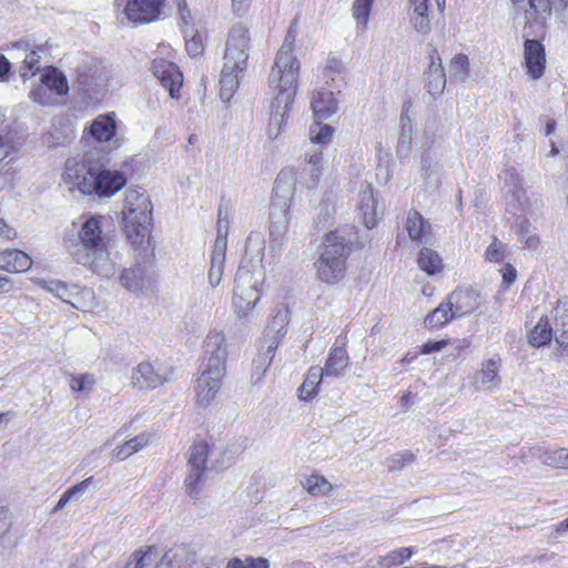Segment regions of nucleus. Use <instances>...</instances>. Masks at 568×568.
Instances as JSON below:
<instances>
[{
	"instance_id": "4c0bfd02",
	"label": "nucleus",
	"mask_w": 568,
	"mask_h": 568,
	"mask_svg": "<svg viewBox=\"0 0 568 568\" xmlns=\"http://www.w3.org/2000/svg\"><path fill=\"white\" fill-rule=\"evenodd\" d=\"M372 3L373 0H355L353 3V17L363 29L367 26Z\"/></svg>"
},
{
	"instance_id": "f704fd0d",
	"label": "nucleus",
	"mask_w": 568,
	"mask_h": 568,
	"mask_svg": "<svg viewBox=\"0 0 568 568\" xmlns=\"http://www.w3.org/2000/svg\"><path fill=\"white\" fill-rule=\"evenodd\" d=\"M544 464L558 469H568V449L558 448L545 452Z\"/></svg>"
},
{
	"instance_id": "6ab92c4d",
	"label": "nucleus",
	"mask_w": 568,
	"mask_h": 568,
	"mask_svg": "<svg viewBox=\"0 0 568 568\" xmlns=\"http://www.w3.org/2000/svg\"><path fill=\"white\" fill-rule=\"evenodd\" d=\"M438 11L444 13L446 8V0H435ZM409 7L413 10V24L414 28L420 33H428L430 23L428 18V0H409Z\"/></svg>"
},
{
	"instance_id": "f03ea898",
	"label": "nucleus",
	"mask_w": 568,
	"mask_h": 568,
	"mask_svg": "<svg viewBox=\"0 0 568 568\" xmlns=\"http://www.w3.org/2000/svg\"><path fill=\"white\" fill-rule=\"evenodd\" d=\"M62 179L71 190L99 197H111L126 184L123 172L105 169L100 162L84 158L68 159Z\"/></svg>"
},
{
	"instance_id": "6e6d98bb",
	"label": "nucleus",
	"mask_w": 568,
	"mask_h": 568,
	"mask_svg": "<svg viewBox=\"0 0 568 568\" xmlns=\"http://www.w3.org/2000/svg\"><path fill=\"white\" fill-rule=\"evenodd\" d=\"M175 6L183 23L189 24L192 20V13L186 0H175Z\"/></svg>"
},
{
	"instance_id": "680f3d73",
	"label": "nucleus",
	"mask_w": 568,
	"mask_h": 568,
	"mask_svg": "<svg viewBox=\"0 0 568 568\" xmlns=\"http://www.w3.org/2000/svg\"><path fill=\"white\" fill-rule=\"evenodd\" d=\"M131 455L132 454L130 453V450L125 444L118 446L114 450V456L119 460H123V459L130 457Z\"/></svg>"
},
{
	"instance_id": "3c124183",
	"label": "nucleus",
	"mask_w": 568,
	"mask_h": 568,
	"mask_svg": "<svg viewBox=\"0 0 568 568\" xmlns=\"http://www.w3.org/2000/svg\"><path fill=\"white\" fill-rule=\"evenodd\" d=\"M30 98L41 105H49L52 102L51 95L42 83L30 92Z\"/></svg>"
},
{
	"instance_id": "f3484780",
	"label": "nucleus",
	"mask_w": 568,
	"mask_h": 568,
	"mask_svg": "<svg viewBox=\"0 0 568 568\" xmlns=\"http://www.w3.org/2000/svg\"><path fill=\"white\" fill-rule=\"evenodd\" d=\"M169 375L155 369L150 362H141L132 371L131 383L133 387L142 390L154 389L162 386Z\"/></svg>"
},
{
	"instance_id": "5701e85b",
	"label": "nucleus",
	"mask_w": 568,
	"mask_h": 568,
	"mask_svg": "<svg viewBox=\"0 0 568 568\" xmlns=\"http://www.w3.org/2000/svg\"><path fill=\"white\" fill-rule=\"evenodd\" d=\"M406 230L409 239L418 244L432 233L430 224L414 209L407 214Z\"/></svg>"
},
{
	"instance_id": "1a4fd4ad",
	"label": "nucleus",
	"mask_w": 568,
	"mask_h": 568,
	"mask_svg": "<svg viewBox=\"0 0 568 568\" xmlns=\"http://www.w3.org/2000/svg\"><path fill=\"white\" fill-rule=\"evenodd\" d=\"M210 448L209 443L204 439H195L190 447L187 457L189 474L184 479V486L191 497H196L204 480Z\"/></svg>"
},
{
	"instance_id": "4468645a",
	"label": "nucleus",
	"mask_w": 568,
	"mask_h": 568,
	"mask_svg": "<svg viewBox=\"0 0 568 568\" xmlns=\"http://www.w3.org/2000/svg\"><path fill=\"white\" fill-rule=\"evenodd\" d=\"M546 50L539 40L527 39L524 42V65L532 80L540 79L546 70Z\"/></svg>"
},
{
	"instance_id": "c756f323",
	"label": "nucleus",
	"mask_w": 568,
	"mask_h": 568,
	"mask_svg": "<svg viewBox=\"0 0 568 568\" xmlns=\"http://www.w3.org/2000/svg\"><path fill=\"white\" fill-rule=\"evenodd\" d=\"M414 554L413 547H400L394 549L386 554L385 556L379 557L378 565L382 568H394L403 565L407 560L412 558Z\"/></svg>"
},
{
	"instance_id": "603ef678",
	"label": "nucleus",
	"mask_w": 568,
	"mask_h": 568,
	"mask_svg": "<svg viewBox=\"0 0 568 568\" xmlns=\"http://www.w3.org/2000/svg\"><path fill=\"white\" fill-rule=\"evenodd\" d=\"M415 460V455L412 452H405L396 457L392 458V465L389 468L393 469H400L409 464H412Z\"/></svg>"
},
{
	"instance_id": "c85d7f7f",
	"label": "nucleus",
	"mask_w": 568,
	"mask_h": 568,
	"mask_svg": "<svg viewBox=\"0 0 568 568\" xmlns=\"http://www.w3.org/2000/svg\"><path fill=\"white\" fill-rule=\"evenodd\" d=\"M302 486L313 497L329 496L334 490V486L320 474L306 476Z\"/></svg>"
},
{
	"instance_id": "4be33fe9",
	"label": "nucleus",
	"mask_w": 568,
	"mask_h": 568,
	"mask_svg": "<svg viewBox=\"0 0 568 568\" xmlns=\"http://www.w3.org/2000/svg\"><path fill=\"white\" fill-rule=\"evenodd\" d=\"M323 369L320 366H311L304 377L303 383L298 387V398L308 402L318 394L320 386L323 381Z\"/></svg>"
},
{
	"instance_id": "0e129e2a",
	"label": "nucleus",
	"mask_w": 568,
	"mask_h": 568,
	"mask_svg": "<svg viewBox=\"0 0 568 568\" xmlns=\"http://www.w3.org/2000/svg\"><path fill=\"white\" fill-rule=\"evenodd\" d=\"M555 128H556V121H554V120L548 121L546 124V128H545L546 135L551 134L555 131Z\"/></svg>"
},
{
	"instance_id": "6e6552de",
	"label": "nucleus",
	"mask_w": 568,
	"mask_h": 568,
	"mask_svg": "<svg viewBox=\"0 0 568 568\" xmlns=\"http://www.w3.org/2000/svg\"><path fill=\"white\" fill-rule=\"evenodd\" d=\"M263 281L258 282L246 268L240 267L235 275L232 303L239 315H246L261 298Z\"/></svg>"
},
{
	"instance_id": "2f4dec72",
	"label": "nucleus",
	"mask_w": 568,
	"mask_h": 568,
	"mask_svg": "<svg viewBox=\"0 0 568 568\" xmlns=\"http://www.w3.org/2000/svg\"><path fill=\"white\" fill-rule=\"evenodd\" d=\"M144 271L140 266L123 270L120 275V283L129 291H139L143 287Z\"/></svg>"
},
{
	"instance_id": "f257e3e1",
	"label": "nucleus",
	"mask_w": 568,
	"mask_h": 568,
	"mask_svg": "<svg viewBox=\"0 0 568 568\" xmlns=\"http://www.w3.org/2000/svg\"><path fill=\"white\" fill-rule=\"evenodd\" d=\"M301 62L294 53V36L288 32L277 50L267 82L274 93L267 125L270 139H276L286 125L300 83Z\"/></svg>"
},
{
	"instance_id": "a211bd4d",
	"label": "nucleus",
	"mask_w": 568,
	"mask_h": 568,
	"mask_svg": "<svg viewBox=\"0 0 568 568\" xmlns=\"http://www.w3.org/2000/svg\"><path fill=\"white\" fill-rule=\"evenodd\" d=\"M32 266V258L18 248L0 251V270L8 273H24Z\"/></svg>"
},
{
	"instance_id": "dca6fc26",
	"label": "nucleus",
	"mask_w": 568,
	"mask_h": 568,
	"mask_svg": "<svg viewBox=\"0 0 568 568\" xmlns=\"http://www.w3.org/2000/svg\"><path fill=\"white\" fill-rule=\"evenodd\" d=\"M446 300L456 317L469 315L480 306V294L470 287H458Z\"/></svg>"
},
{
	"instance_id": "052dcab7",
	"label": "nucleus",
	"mask_w": 568,
	"mask_h": 568,
	"mask_svg": "<svg viewBox=\"0 0 568 568\" xmlns=\"http://www.w3.org/2000/svg\"><path fill=\"white\" fill-rule=\"evenodd\" d=\"M13 291V282L7 276L0 275V294H8Z\"/></svg>"
},
{
	"instance_id": "20e7f679",
	"label": "nucleus",
	"mask_w": 568,
	"mask_h": 568,
	"mask_svg": "<svg viewBox=\"0 0 568 568\" xmlns=\"http://www.w3.org/2000/svg\"><path fill=\"white\" fill-rule=\"evenodd\" d=\"M354 227H338L325 234L315 263L317 277L327 284L341 282L346 274L347 258L355 248Z\"/></svg>"
},
{
	"instance_id": "4d7b16f0",
	"label": "nucleus",
	"mask_w": 568,
	"mask_h": 568,
	"mask_svg": "<svg viewBox=\"0 0 568 568\" xmlns=\"http://www.w3.org/2000/svg\"><path fill=\"white\" fill-rule=\"evenodd\" d=\"M130 443L135 447L138 448L139 450L142 449L143 447H145L150 440H151V435L150 434H146V433H142L131 439H129Z\"/></svg>"
},
{
	"instance_id": "5fc2aeb1",
	"label": "nucleus",
	"mask_w": 568,
	"mask_h": 568,
	"mask_svg": "<svg viewBox=\"0 0 568 568\" xmlns=\"http://www.w3.org/2000/svg\"><path fill=\"white\" fill-rule=\"evenodd\" d=\"M17 236L18 233L16 229L0 217V239L4 241H13L17 239Z\"/></svg>"
},
{
	"instance_id": "a19ab883",
	"label": "nucleus",
	"mask_w": 568,
	"mask_h": 568,
	"mask_svg": "<svg viewBox=\"0 0 568 568\" xmlns=\"http://www.w3.org/2000/svg\"><path fill=\"white\" fill-rule=\"evenodd\" d=\"M92 480H93V477H89V478L78 483L77 485L72 486L68 490H65L62 494V496L60 497L57 505L54 506L53 510L58 511V510L62 509L72 497H74L79 493H82Z\"/></svg>"
},
{
	"instance_id": "9d476101",
	"label": "nucleus",
	"mask_w": 568,
	"mask_h": 568,
	"mask_svg": "<svg viewBox=\"0 0 568 568\" xmlns=\"http://www.w3.org/2000/svg\"><path fill=\"white\" fill-rule=\"evenodd\" d=\"M250 32L244 26L234 27L226 40L224 52V67L246 71L248 65Z\"/></svg>"
},
{
	"instance_id": "473e14b6",
	"label": "nucleus",
	"mask_w": 568,
	"mask_h": 568,
	"mask_svg": "<svg viewBox=\"0 0 568 568\" xmlns=\"http://www.w3.org/2000/svg\"><path fill=\"white\" fill-rule=\"evenodd\" d=\"M334 133V128L324 124L321 121L315 122L310 128V139L315 144H327Z\"/></svg>"
},
{
	"instance_id": "49530a36",
	"label": "nucleus",
	"mask_w": 568,
	"mask_h": 568,
	"mask_svg": "<svg viewBox=\"0 0 568 568\" xmlns=\"http://www.w3.org/2000/svg\"><path fill=\"white\" fill-rule=\"evenodd\" d=\"M344 63L341 59L336 57H329L324 67V74L327 78L334 80L336 74H342L344 72Z\"/></svg>"
},
{
	"instance_id": "cd10ccee",
	"label": "nucleus",
	"mask_w": 568,
	"mask_h": 568,
	"mask_svg": "<svg viewBox=\"0 0 568 568\" xmlns=\"http://www.w3.org/2000/svg\"><path fill=\"white\" fill-rule=\"evenodd\" d=\"M418 267L428 275H435L444 270V263L440 255L428 247H423L419 251L417 258Z\"/></svg>"
},
{
	"instance_id": "8fccbe9b",
	"label": "nucleus",
	"mask_w": 568,
	"mask_h": 568,
	"mask_svg": "<svg viewBox=\"0 0 568 568\" xmlns=\"http://www.w3.org/2000/svg\"><path fill=\"white\" fill-rule=\"evenodd\" d=\"M223 275V262L222 260L216 261L212 257L211 268L209 271V280L212 286L220 284Z\"/></svg>"
},
{
	"instance_id": "72a5a7b5",
	"label": "nucleus",
	"mask_w": 568,
	"mask_h": 568,
	"mask_svg": "<svg viewBox=\"0 0 568 568\" xmlns=\"http://www.w3.org/2000/svg\"><path fill=\"white\" fill-rule=\"evenodd\" d=\"M225 568H270V561L264 557H234L227 561Z\"/></svg>"
},
{
	"instance_id": "de8ad7c7",
	"label": "nucleus",
	"mask_w": 568,
	"mask_h": 568,
	"mask_svg": "<svg viewBox=\"0 0 568 568\" xmlns=\"http://www.w3.org/2000/svg\"><path fill=\"white\" fill-rule=\"evenodd\" d=\"M499 273L503 278L501 286L504 290H508L517 280V270L510 263H505Z\"/></svg>"
},
{
	"instance_id": "423d86ee",
	"label": "nucleus",
	"mask_w": 568,
	"mask_h": 568,
	"mask_svg": "<svg viewBox=\"0 0 568 568\" xmlns=\"http://www.w3.org/2000/svg\"><path fill=\"white\" fill-rule=\"evenodd\" d=\"M80 247L72 252L78 264L87 266L92 272H99L102 263L109 260L110 240L103 235L102 216L89 217L78 233Z\"/></svg>"
},
{
	"instance_id": "c9c22d12",
	"label": "nucleus",
	"mask_w": 568,
	"mask_h": 568,
	"mask_svg": "<svg viewBox=\"0 0 568 568\" xmlns=\"http://www.w3.org/2000/svg\"><path fill=\"white\" fill-rule=\"evenodd\" d=\"M500 366V358H489L481 365L480 375L483 384H490L498 382V372Z\"/></svg>"
},
{
	"instance_id": "a18cd8bd",
	"label": "nucleus",
	"mask_w": 568,
	"mask_h": 568,
	"mask_svg": "<svg viewBox=\"0 0 568 568\" xmlns=\"http://www.w3.org/2000/svg\"><path fill=\"white\" fill-rule=\"evenodd\" d=\"M450 68L455 74L467 75L469 70V60L465 53H457L450 61Z\"/></svg>"
},
{
	"instance_id": "0eeeda50",
	"label": "nucleus",
	"mask_w": 568,
	"mask_h": 568,
	"mask_svg": "<svg viewBox=\"0 0 568 568\" xmlns=\"http://www.w3.org/2000/svg\"><path fill=\"white\" fill-rule=\"evenodd\" d=\"M168 0H113L118 19L139 27L159 21L164 14Z\"/></svg>"
},
{
	"instance_id": "c03bdc74",
	"label": "nucleus",
	"mask_w": 568,
	"mask_h": 568,
	"mask_svg": "<svg viewBox=\"0 0 568 568\" xmlns=\"http://www.w3.org/2000/svg\"><path fill=\"white\" fill-rule=\"evenodd\" d=\"M321 161H322L321 152L311 156L308 160V163H311L313 165L312 171H311V183L308 184V186L312 189H315L318 185L320 180L322 178L323 170H322V166L320 165Z\"/></svg>"
},
{
	"instance_id": "9b49d317",
	"label": "nucleus",
	"mask_w": 568,
	"mask_h": 568,
	"mask_svg": "<svg viewBox=\"0 0 568 568\" xmlns=\"http://www.w3.org/2000/svg\"><path fill=\"white\" fill-rule=\"evenodd\" d=\"M511 3L523 14L525 28L544 29L551 17L554 0H511Z\"/></svg>"
},
{
	"instance_id": "ea45409f",
	"label": "nucleus",
	"mask_w": 568,
	"mask_h": 568,
	"mask_svg": "<svg viewBox=\"0 0 568 568\" xmlns=\"http://www.w3.org/2000/svg\"><path fill=\"white\" fill-rule=\"evenodd\" d=\"M505 254L506 245L494 235L491 243L485 251V260L490 263H499L504 260Z\"/></svg>"
},
{
	"instance_id": "7ed1b4c3",
	"label": "nucleus",
	"mask_w": 568,
	"mask_h": 568,
	"mask_svg": "<svg viewBox=\"0 0 568 568\" xmlns=\"http://www.w3.org/2000/svg\"><path fill=\"white\" fill-rule=\"evenodd\" d=\"M204 356L196 379V403L207 406L219 393L226 374L227 343L223 333L210 332L204 339Z\"/></svg>"
},
{
	"instance_id": "09e8293b",
	"label": "nucleus",
	"mask_w": 568,
	"mask_h": 568,
	"mask_svg": "<svg viewBox=\"0 0 568 568\" xmlns=\"http://www.w3.org/2000/svg\"><path fill=\"white\" fill-rule=\"evenodd\" d=\"M449 344L448 339H438V341H427L424 343L418 351V354L420 355H427L435 352H440Z\"/></svg>"
},
{
	"instance_id": "37998d69",
	"label": "nucleus",
	"mask_w": 568,
	"mask_h": 568,
	"mask_svg": "<svg viewBox=\"0 0 568 568\" xmlns=\"http://www.w3.org/2000/svg\"><path fill=\"white\" fill-rule=\"evenodd\" d=\"M185 50L191 57L202 55L204 51L203 37L195 32L185 41Z\"/></svg>"
},
{
	"instance_id": "338daca9",
	"label": "nucleus",
	"mask_w": 568,
	"mask_h": 568,
	"mask_svg": "<svg viewBox=\"0 0 568 568\" xmlns=\"http://www.w3.org/2000/svg\"><path fill=\"white\" fill-rule=\"evenodd\" d=\"M257 362H258V367L260 366L262 367V374H263L266 371L267 366L270 365L271 358L267 359L265 356L262 359H258Z\"/></svg>"
},
{
	"instance_id": "b1692460",
	"label": "nucleus",
	"mask_w": 568,
	"mask_h": 568,
	"mask_svg": "<svg viewBox=\"0 0 568 568\" xmlns=\"http://www.w3.org/2000/svg\"><path fill=\"white\" fill-rule=\"evenodd\" d=\"M554 336V331L547 315L539 317L536 325L527 333V342L530 346L539 348L548 345Z\"/></svg>"
},
{
	"instance_id": "864d4df0",
	"label": "nucleus",
	"mask_w": 568,
	"mask_h": 568,
	"mask_svg": "<svg viewBox=\"0 0 568 568\" xmlns=\"http://www.w3.org/2000/svg\"><path fill=\"white\" fill-rule=\"evenodd\" d=\"M49 290H50L51 292H55V293H57V295H58L61 300H63V301H65V302L70 303L72 306H74V307H77V308L79 307L74 302H72V301H70V300L68 298V297H69V294H68V286H67L64 283H61V282H52V283H51V286L49 287Z\"/></svg>"
},
{
	"instance_id": "e433bc0d",
	"label": "nucleus",
	"mask_w": 568,
	"mask_h": 568,
	"mask_svg": "<svg viewBox=\"0 0 568 568\" xmlns=\"http://www.w3.org/2000/svg\"><path fill=\"white\" fill-rule=\"evenodd\" d=\"M158 548L156 546H146L145 548H141L135 550L131 559L128 561L125 568H144L146 566V559L152 555H156Z\"/></svg>"
},
{
	"instance_id": "aec40b11",
	"label": "nucleus",
	"mask_w": 568,
	"mask_h": 568,
	"mask_svg": "<svg viewBox=\"0 0 568 568\" xmlns=\"http://www.w3.org/2000/svg\"><path fill=\"white\" fill-rule=\"evenodd\" d=\"M90 135L97 142H109L116 134L114 112L98 115L90 125Z\"/></svg>"
},
{
	"instance_id": "bf43d9fd",
	"label": "nucleus",
	"mask_w": 568,
	"mask_h": 568,
	"mask_svg": "<svg viewBox=\"0 0 568 568\" xmlns=\"http://www.w3.org/2000/svg\"><path fill=\"white\" fill-rule=\"evenodd\" d=\"M556 342L562 353H568V327L559 333Z\"/></svg>"
},
{
	"instance_id": "58836bf2",
	"label": "nucleus",
	"mask_w": 568,
	"mask_h": 568,
	"mask_svg": "<svg viewBox=\"0 0 568 568\" xmlns=\"http://www.w3.org/2000/svg\"><path fill=\"white\" fill-rule=\"evenodd\" d=\"M290 308L286 305H282L276 310L275 314L273 315L272 321L270 323V328L272 331H276L277 334L284 335V328L287 326L290 322Z\"/></svg>"
},
{
	"instance_id": "2eb2a0df",
	"label": "nucleus",
	"mask_w": 568,
	"mask_h": 568,
	"mask_svg": "<svg viewBox=\"0 0 568 568\" xmlns=\"http://www.w3.org/2000/svg\"><path fill=\"white\" fill-rule=\"evenodd\" d=\"M347 336H338L335 344L328 352V356L325 361L323 374L325 376H343L347 367L349 366V355L347 352Z\"/></svg>"
},
{
	"instance_id": "774afa93",
	"label": "nucleus",
	"mask_w": 568,
	"mask_h": 568,
	"mask_svg": "<svg viewBox=\"0 0 568 568\" xmlns=\"http://www.w3.org/2000/svg\"><path fill=\"white\" fill-rule=\"evenodd\" d=\"M557 531H568V518L557 525Z\"/></svg>"
},
{
	"instance_id": "79ce46f5",
	"label": "nucleus",
	"mask_w": 568,
	"mask_h": 568,
	"mask_svg": "<svg viewBox=\"0 0 568 568\" xmlns=\"http://www.w3.org/2000/svg\"><path fill=\"white\" fill-rule=\"evenodd\" d=\"M94 384V377L91 374L73 375L70 378V387L75 393L90 392Z\"/></svg>"
},
{
	"instance_id": "f8f14e48",
	"label": "nucleus",
	"mask_w": 568,
	"mask_h": 568,
	"mask_svg": "<svg viewBox=\"0 0 568 568\" xmlns=\"http://www.w3.org/2000/svg\"><path fill=\"white\" fill-rule=\"evenodd\" d=\"M427 68L424 71L425 87L430 95H440L446 87V74L437 48L427 45Z\"/></svg>"
},
{
	"instance_id": "39448f33",
	"label": "nucleus",
	"mask_w": 568,
	"mask_h": 568,
	"mask_svg": "<svg viewBox=\"0 0 568 568\" xmlns=\"http://www.w3.org/2000/svg\"><path fill=\"white\" fill-rule=\"evenodd\" d=\"M125 236L133 245L149 243L152 229V202L140 187H129L121 216Z\"/></svg>"
},
{
	"instance_id": "69168bd1",
	"label": "nucleus",
	"mask_w": 568,
	"mask_h": 568,
	"mask_svg": "<svg viewBox=\"0 0 568 568\" xmlns=\"http://www.w3.org/2000/svg\"><path fill=\"white\" fill-rule=\"evenodd\" d=\"M418 355H419V354H418V352H417V353H414V354H412V353H407V354L403 357L402 362H403V363H410V362L415 361V359L418 357Z\"/></svg>"
},
{
	"instance_id": "393cba45",
	"label": "nucleus",
	"mask_w": 568,
	"mask_h": 568,
	"mask_svg": "<svg viewBox=\"0 0 568 568\" xmlns=\"http://www.w3.org/2000/svg\"><path fill=\"white\" fill-rule=\"evenodd\" d=\"M245 71L222 68L220 75V97L223 101H230L240 87V81L244 77Z\"/></svg>"
},
{
	"instance_id": "ddd939ff",
	"label": "nucleus",
	"mask_w": 568,
	"mask_h": 568,
	"mask_svg": "<svg viewBox=\"0 0 568 568\" xmlns=\"http://www.w3.org/2000/svg\"><path fill=\"white\" fill-rule=\"evenodd\" d=\"M152 71L162 87L169 91L171 98L179 99L181 97L183 74L175 63L164 58H155L152 61Z\"/></svg>"
},
{
	"instance_id": "a878e982",
	"label": "nucleus",
	"mask_w": 568,
	"mask_h": 568,
	"mask_svg": "<svg viewBox=\"0 0 568 568\" xmlns=\"http://www.w3.org/2000/svg\"><path fill=\"white\" fill-rule=\"evenodd\" d=\"M455 317L454 311L446 300L425 316L424 325L428 331H437L446 326Z\"/></svg>"
},
{
	"instance_id": "412c9836",
	"label": "nucleus",
	"mask_w": 568,
	"mask_h": 568,
	"mask_svg": "<svg viewBox=\"0 0 568 568\" xmlns=\"http://www.w3.org/2000/svg\"><path fill=\"white\" fill-rule=\"evenodd\" d=\"M337 100L332 91H315L311 99V108L315 116L326 119L337 111Z\"/></svg>"
},
{
	"instance_id": "13d9d810",
	"label": "nucleus",
	"mask_w": 568,
	"mask_h": 568,
	"mask_svg": "<svg viewBox=\"0 0 568 568\" xmlns=\"http://www.w3.org/2000/svg\"><path fill=\"white\" fill-rule=\"evenodd\" d=\"M11 72L10 61L0 53V81H6Z\"/></svg>"
},
{
	"instance_id": "bb28decb",
	"label": "nucleus",
	"mask_w": 568,
	"mask_h": 568,
	"mask_svg": "<svg viewBox=\"0 0 568 568\" xmlns=\"http://www.w3.org/2000/svg\"><path fill=\"white\" fill-rule=\"evenodd\" d=\"M41 83L58 95H65L69 92V84L65 75L54 67H49L41 74Z\"/></svg>"
},
{
	"instance_id": "e2e57ef3",
	"label": "nucleus",
	"mask_w": 568,
	"mask_h": 568,
	"mask_svg": "<svg viewBox=\"0 0 568 568\" xmlns=\"http://www.w3.org/2000/svg\"><path fill=\"white\" fill-rule=\"evenodd\" d=\"M410 399L412 393L409 390L405 392L399 398L400 406L407 408L410 404Z\"/></svg>"
},
{
	"instance_id": "7c9ffc66",
	"label": "nucleus",
	"mask_w": 568,
	"mask_h": 568,
	"mask_svg": "<svg viewBox=\"0 0 568 568\" xmlns=\"http://www.w3.org/2000/svg\"><path fill=\"white\" fill-rule=\"evenodd\" d=\"M365 206L366 210L364 211L363 214V222L367 229H373L377 225V214L376 200L374 197L372 185H368L363 193L361 209L364 210Z\"/></svg>"
}]
</instances>
